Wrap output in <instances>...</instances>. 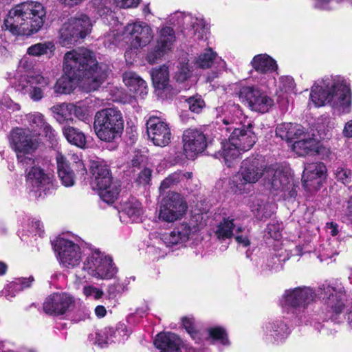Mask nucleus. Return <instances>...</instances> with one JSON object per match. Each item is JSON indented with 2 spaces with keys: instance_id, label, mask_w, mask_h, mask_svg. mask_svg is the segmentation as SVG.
Wrapping results in <instances>:
<instances>
[{
  "instance_id": "9d476101",
  "label": "nucleus",
  "mask_w": 352,
  "mask_h": 352,
  "mask_svg": "<svg viewBox=\"0 0 352 352\" xmlns=\"http://www.w3.org/2000/svg\"><path fill=\"white\" fill-rule=\"evenodd\" d=\"M265 168H263L261 162L256 157H248L244 160L241 166L240 171L232 178V183L235 188V192L244 193L248 190L247 185L255 184L263 176Z\"/></svg>"
},
{
  "instance_id": "bf43d9fd",
  "label": "nucleus",
  "mask_w": 352,
  "mask_h": 352,
  "mask_svg": "<svg viewBox=\"0 0 352 352\" xmlns=\"http://www.w3.org/2000/svg\"><path fill=\"white\" fill-rule=\"evenodd\" d=\"M283 268L280 259L276 256H272L267 260L266 263L267 270L271 272H278Z\"/></svg>"
},
{
  "instance_id": "052dcab7",
  "label": "nucleus",
  "mask_w": 352,
  "mask_h": 352,
  "mask_svg": "<svg viewBox=\"0 0 352 352\" xmlns=\"http://www.w3.org/2000/svg\"><path fill=\"white\" fill-rule=\"evenodd\" d=\"M126 283H120L118 280L113 284L109 285L108 287V292L110 295L115 296L118 293L122 292L127 289L126 288Z\"/></svg>"
},
{
  "instance_id": "f8f14e48",
  "label": "nucleus",
  "mask_w": 352,
  "mask_h": 352,
  "mask_svg": "<svg viewBox=\"0 0 352 352\" xmlns=\"http://www.w3.org/2000/svg\"><path fill=\"white\" fill-rule=\"evenodd\" d=\"M122 37L131 49L138 50L151 43L153 38V32L146 23L135 21L127 23L123 28Z\"/></svg>"
},
{
  "instance_id": "f257e3e1",
  "label": "nucleus",
  "mask_w": 352,
  "mask_h": 352,
  "mask_svg": "<svg viewBox=\"0 0 352 352\" xmlns=\"http://www.w3.org/2000/svg\"><path fill=\"white\" fill-rule=\"evenodd\" d=\"M63 72L82 78V86L87 91L96 90L107 78L109 68L96 60L91 50L80 47L66 52L63 62Z\"/></svg>"
},
{
  "instance_id": "c756f323",
  "label": "nucleus",
  "mask_w": 352,
  "mask_h": 352,
  "mask_svg": "<svg viewBox=\"0 0 352 352\" xmlns=\"http://www.w3.org/2000/svg\"><path fill=\"white\" fill-rule=\"evenodd\" d=\"M242 153L228 138L221 142V149L214 153V157L224 162L228 167H231L239 160Z\"/></svg>"
},
{
  "instance_id": "a18cd8bd",
  "label": "nucleus",
  "mask_w": 352,
  "mask_h": 352,
  "mask_svg": "<svg viewBox=\"0 0 352 352\" xmlns=\"http://www.w3.org/2000/svg\"><path fill=\"white\" fill-rule=\"evenodd\" d=\"M74 109V104L72 103L56 104L50 108L54 118L60 123L71 120Z\"/></svg>"
},
{
  "instance_id": "412c9836",
  "label": "nucleus",
  "mask_w": 352,
  "mask_h": 352,
  "mask_svg": "<svg viewBox=\"0 0 352 352\" xmlns=\"http://www.w3.org/2000/svg\"><path fill=\"white\" fill-rule=\"evenodd\" d=\"M25 120L34 136L43 135L51 142L56 141L57 133L46 121L44 115L41 113L35 111L26 114Z\"/></svg>"
},
{
  "instance_id": "473e14b6",
  "label": "nucleus",
  "mask_w": 352,
  "mask_h": 352,
  "mask_svg": "<svg viewBox=\"0 0 352 352\" xmlns=\"http://www.w3.org/2000/svg\"><path fill=\"white\" fill-rule=\"evenodd\" d=\"M195 65L201 69H208L214 66L220 71L225 68L226 62L219 57L211 48H208L199 54L195 60Z\"/></svg>"
},
{
  "instance_id": "7c9ffc66",
  "label": "nucleus",
  "mask_w": 352,
  "mask_h": 352,
  "mask_svg": "<svg viewBox=\"0 0 352 352\" xmlns=\"http://www.w3.org/2000/svg\"><path fill=\"white\" fill-rule=\"evenodd\" d=\"M123 82L129 88V91L133 93L135 97L144 98L148 94L146 82L136 73L129 71L123 74Z\"/></svg>"
},
{
  "instance_id": "2f4dec72",
  "label": "nucleus",
  "mask_w": 352,
  "mask_h": 352,
  "mask_svg": "<svg viewBox=\"0 0 352 352\" xmlns=\"http://www.w3.org/2000/svg\"><path fill=\"white\" fill-rule=\"evenodd\" d=\"M249 207L256 219L261 221L270 218L276 208L274 204L258 197H253L250 199Z\"/></svg>"
},
{
  "instance_id": "dca6fc26",
  "label": "nucleus",
  "mask_w": 352,
  "mask_h": 352,
  "mask_svg": "<svg viewBox=\"0 0 352 352\" xmlns=\"http://www.w3.org/2000/svg\"><path fill=\"white\" fill-rule=\"evenodd\" d=\"M240 100L252 110L266 113L274 106V100L265 92L254 86L241 87L237 93Z\"/></svg>"
},
{
  "instance_id": "ddd939ff",
  "label": "nucleus",
  "mask_w": 352,
  "mask_h": 352,
  "mask_svg": "<svg viewBox=\"0 0 352 352\" xmlns=\"http://www.w3.org/2000/svg\"><path fill=\"white\" fill-rule=\"evenodd\" d=\"M187 208L184 197L179 193L170 191L162 197L158 217L162 221L172 223L182 219Z\"/></svg>"
},
{
  "instance_id": "bb28decb",
  "label": "nucleus",
  "mask_w": 352,
  "mask_h": 352,
  "mask_svg": "<svg viewBox=\"0 0 352 352\" xmlns=\"http://www.w3.org/2000/svg\"><path fill=\"white\" fill-rule=\"evenodd\" d=\"M323 300L329 311L340 314L344 307L345 294L342 287L336 288L331 285L324 286Z\"/></svg>"
},
{
  "instance_id": "20e7f679",
  "label": "nucleus",
  "mask_w": 352,
  "mask_h": 352,
  "mask_svg": "<svg viewBox=\"0 0 352 352\" xmlns=\"http://www.w3.org/2000/svg\"><path fill=\"white\" fill-rule=\"evenodd\" d=\"M94 129L102 141L112 142L119 138L124 129V119L121 111L116 108H106L96 113Z\"/></svg>"
},
{
  "instance_id": "338daca9",
  "label": "nucleus",
  "mask_w": 352,
  "mask_h": 352,
  "mask_svg": "<svg viewBox=\"0 0 352 352\" xmlns=\"http://www.w3.org/2000/svg\"><path fill=\"white\" fill-rule=\"evenodd\" d=\"M72 114H74L79 120L84 122H87L89 120L88 115L84 111L83 109L76 104H74V109L72 111Z\"/></svg>"
},
{
  "instance_id": "5fc2aeb1",
  "label": "nucleus",
  "mask_w": 352,
  "mask_h": 352,
  "mask_svg": "<svg viewBox=\"0 0 352 352\" xmlns=\"http://www.w3.org/2000/svg\"><path fill=\"white\" fill-rule=\"evenodd\" d=\"M0 106L2 109L8 110L9 112L17 111L21 109L20 105L13 102L8 96H3L0 99Z\"/></svg>"
},
{
  "instance_id": "a878e982",
  "label": "nucleus",
  "mask_w": 352,
  "mask_h": 352,
  "mask_svg": "<svg viewBox=\"0 0 352 352\" xmlns=\"http://www.w3.org/2000/svg\"><path fill=\"white\" fill-rule=\"evenodd\" d=\"M38 162L34 159V164L28 168L23 167L26 173L27 180L38 190L45 191L52 186V175L46 174L38 166Z\"/></svg>"
},
{
  "instance_id": "69168bd1",
  "label": "nucleus",
  "mask_w": 352,
  "mask_h": 352,
  "mask_svg": "<svg viewBox=\"0 0 352 352\" xmlns=\"http://www.w3.org/2000/svg\"><path fill=\"white\" fill-rule=\"evenodd\" d=\"M31 223V228L29 230L30 232H34L35 234H38L39 236L43 232V225L39 220L33 219L31 222H28V225Z\"/></svg>"
},
{
  "instance_id": "c9c22d12",
  "label": "nucleus",
  "mask_w": 352,
  "mask_h": 352,
  "mask_svg": "<svg viewBox=\"0 0 352 352\" xmlns=\"http://www.w3.org/2000/svg\"><path fill=\"white\" fill-rule=\"evenodd\" d=\"M236 228V232H241L243 230L242 227L236 226L234 223V219L228 217L223 218L215 227L214 233L215 236L220 241H224L230 239L233 236V231Z\"/></svg>"
},
{
  "instance_id": "aec40b11",
  "label": "nucleus",
  "mask_w": 352,
  "mask_h": 352,
  "mask_svg": "<svg viewBox=\"0 0 352 352\" xmlns=\"http://www.w3.org/2000/svg\"><path fill=\"white\" fill-rule=\"evenodd\" d=\"M175 41V34L173 29L168 26L162 28L159 32L155 47L147 54L148 62L155 63L172 50Z\"/></svg>"
},
{
  "instance_id": "4be33fe9",
  "label": "nucleus",
  "mask_w": 352,
  "mask_h": 352,
  "mask_svg": "<svg viewBox=\"0 0 352 352\" xmlns=\"http://www.w3.org/2000/svg\"><path fill=\"white\" fill-rule=\"evenodd\" d=\"M148 138L154 145L164 147L171 141L172 134L168 125L157 118H151L147 123Z\"/></svg>"
},
{
  "instance_id": "f3484780",
  "label": "nucleus",
  "mask_w": 352,
  "mask_h": 352,
  "mask_svg": "<svg viewBox=\"0 0 352 352\" xmlns=\"http://www.w3.org/2000/svg\"><path fill=\"white\" fill-rule=\"evenodd\" d=\"M74 304V299L70 294L57 292L46 298L43 308L48 315L60 316L71 311Z\"/></svg>"
},
{
  "instance_id": "6e6d98bb",
  "label": "nucleus",
  "mask_w": 352,
  "mask_h": 352,
  "mask_svg": "<svg viewBox=\"0 0 352 352\" xmlns=\"http://www.w3.org/2000/svg\"><path fill=\"white\" fill-rule=\"evenodd\" d=\"M351 175V171L343 167H338L334 171L335 177L344 184L350 182Z\"/></svg>"
},
{
  "instance_id": "864d4df0",
  "label": "nucleus",
  "mask_w": 352,
  "mask_h": 352,
  "mask_svg": "<svg viewBox=\"0 0 352 352\" xmlns=\"http://www.w3.org/2000/svg\"><path fill=\"white\" fill-rule=\"evenodd\" d=\"M122 40V31L112 30L104 36V45L109 48L116 46Z\"/></svg>"
},
{
  "instance_id": "e2e57ef3",
  "label": "nucleus",
  "mask_w": 352,
  "mask_h": 352,
  "mask_svg": "<svg viewBox=\"0 0 352 352\" xmlns=\"http://www.w3.org/2000/svg\"><path fill=\"white\" fill-rule=\"evenodd\" d=\"M107 338H109V333H105V328L100 331L99 333H97L96 335V342L101 347H104L108 344H110V340H108Z\"/></svg>"
},
{
  "instance_id": "5701e85b",
  "label": "nucleus",
  "mask_w": 352,
  "mask_h": 352,
  "mask_svg": "<svg viewBox=\"0 0 352 352\" xmlns=\"http://www.w3.org/2000/svg\"><path fill=\"white\" fill-rule=\"evenodd\" d=\"M217 111L221 113L217 118V123L222 122L228 131L241 126L245 119L239 105L231 102L219 107Z\"/></svg>"
},
{
  "instance_id": "58836bf2",
  "label": "nucleus",
  "mask_w": 352,
  "mask_h": 352,
  "mask_svg": "<svg viewBox=\"0 0 352 352\" xmlns=\"http://www.w3.org/2000/svg\"><path fill=\"white\" fill-rule=\"evenodd\" d=\"M34 278L32 276L28 278H19L9 283L6 287L2 290L1 295L4 296L8 300L14 297L16 294L28 288L32 285Z\"/></svg>"
},
{
  "instance_id": "680f3d73",
  "label": "nucleus",
  "mask_w": 352,
  "mask_h": 352,
  "mask_svg": "<svg viewBox=\"0 0 352 352\" xmlns=\"http://www.w3.org/2000/svg\"><path fill=\"white\" fill-rule=\"evenodd\" d=\"M146 161L145 155H142L140 153L137 152L135 153L133 159L131 160V165L133 168H137L141 169L144 167V164Z\"/></svg>"
},
{
  "instance_id": "c85d7f7f",
  "label": "nucleus",
  "mask_w": 352,
  "mask_h": 352,
  "mask_svg": "<svg viewBox=\"0 0 352 352\" xmlns=\"http://www.w3.org/2000/svg\"><path fill=\"white\" fill-rule=\"evenodd\" d=\"M290 331V329L283 320H274L265 325V339L268 342L279 344L289 336Z\"/></svg>"
},
{
  "instance_id": "4c0bfd02",
  "label": "nucleus",
  "mask_w": 352,
  "mask_h": 352,
  "mask_svg": "<svg viewBox=\"0 0 352 352\" xmlns=\"http://www.w3.org/2000/svg\"><path fill=\"white\" fill-rule=\"evenodd\" d=\"M252 67L257 72L268 74L277 69L276 61L266 54L256 55L251 61Z\"/></svg>"
},
{
  "instance_id": "13d9d810",
  "label": "nucleus",
  "mask_w": 352,
  "mask_h": 352,
  "mask_svg": "<svg viewBox=\"0 0 352 352\" xmlns=\"http://www.w3.org/2000/svg\"><path fill=\"white\" fill-rule=\"evenodd\" d=\"M140 170V171L136 179L137 182L142 185L148 184L152 176V170L147 167H144Z\"/></svg>"
},
{
  "instance_id": "a19ab883",
  "label": "nucleus",
  "mask_w": 352,
  "mask_h": 352,
  "mask_svg": "<svg viewBox=\"0 0 352 352\" xmlns=\"http://www.w3.org/2000/svg\"><path fill=\"white\" fill-rule=\"evenodd\" d=\"M317 148V140L309 133L304 132L302 137L295 140L293 149L299 155H305Z\"/></svg>"
},
{
  "instance_id": "0e129e2a",
  "label": "nucleus",
  "mask_w": 352,
  "mask_h": 352,
  "mask_svg": "<svg viewBox=\"0 0 352 352\" xmlns=\"http://www.w3.org/2000/svg\"><path fill=\"white\" fill-rule=\"evenodd\" d=\"M117 6L122 8H129L136 7L140 0H114Z\"/></svg>"
},
{
  "instance_id": "b1692460",
  "label": "nucleus",
  "mask_w": 352,
  "mask_h": 352,
  "mask_svg": "<svg viewBox=\"0 0 352 352\" xmlns=\"http://www.w3.org/2000/svg\"><path fill=\"white\" fill-rule=\"evenodd\" d=\"M327 168L322 162H315L305 165L302 174L303 186L307 188L318 189L322 184Z\"/></svg>"
},
{
  "instance_id": "ea45409f",
  "label": "nucleus",
  "mask_w": 352,
  "mask_h": 352,
  "mask_svg": "<svg viewBox=\"0 0 352 352\" xmlns=\"http://www.w3.org/2000/svg\"><path fill=\"white\" fill-rule=\"evenodd\" d=\"M78 81L82 82L81 77L64 72V74L57 80L54 91L58 94H70Z\"/></svg>"
},
{
  "instance_id": "cd10ccee",
  "label": "nucleus",
  "mask_w": 352,
  "mask_h": 352,
  "mask_svg": "<svg viewBox=\"0 0 352 352\" xmlns=\"http://www.w3.org/2000/svg\"><path fill=\"white\" fill-rule=\"evenodd\" d=\"M197 231L196 226L182 223L175 228L170 232L163 234L162 240L167 246L182 244L188 241Z\"/></svg>"
},
{
  "instance_id": "c03bdc74",
  "label": "nucleus",
  "mask_w": 352,
  "mask_h": 352,
  "mask_svg": "<svg viewBox=\"0 0 352 352\" xmlns=\"http://www.w3.org/2000/svg\"><path fill=\"white\" fill-rule=\"evenodd\" d=\"M205 341L210 344L218 343L223 346H229L230 341L226 330L221 327H210L207 330Z\"/></svg>"
},
{
  "instance_id": "f03ea898",
  "label": "nucleus",
  "mask_w": 352,
  "mask_h": 352,
  "mask_svg": "<svg viewBox=\"0 0 352 352\" xmlns=\"http://www.w3.org/2000/svg\"><path fill=\"white\" fill-rule=\"evenodd\" d=\"M310 99L315 107L327 104L339 113H349L351 107V93L346 80L340 76H325L311 87Z\"/></svg>"
},
{
  "instance_id": "3c124183",
  "label": "nucleus",
  "mask_w": 352,
  "mask_h": 352,
  "mask_svg": "<svg viewBox=\"0 0 352 352\" xmlns=\"http://www.w3.org/2000/svg\"><path fill=\"white\" fill-rule=\"evenodd\" d=\"M182 324L186 331L195 342L199 343L201 342V333L196 330L193 318L188 317L183 318Z\"/></svg>"
},
{
  "instance_id": "37998d69",
  "label": "nucleus",
  "mask_w": 352,
  "mask_h": 352,
  "mask_svg": "<svg viewBox=\"0 0 352 352\" xmlns=\"http://www.w3.org/2000/svg\"><path fill=\"white\" fill-rule=\"evenodd\" d=\"M63 133L70 144L81 148H85L87 144L85 135L78 129L65 126L63 128Z\"/></svg>"
},
{
  "instance_id": "774afa93",
  "label": "nucleus",
  "mask_w": 352,
  "mask_h": 352,
  "mask_svg": "<svg viewBox=\"0 0 352 352\" xmlns=\"http://www.w3.org/2000/svg\"><path fill=\"white\" fill-rule=\"evenodd\" d=\"M336 252H332L330 248V244H327L326 247H323L321 252V261L327 258H331L334 254H336Z\"/></svg>"
},
{
  "instance_id": "f704fd0d",
  "label": "nucleus",
  "mask_w": 352,
  "mask_h": 352,
  "mask_svg": "<svg viewBox=\"0 0 352 352\" xmlns=\"http://www.w3.org/2000/svg\"><path fill=\"white\" fill-rule=\"evenodd\" d=\"M56 160L58 175L63 184L66 187L72 186L75 182V177L73 171L68 164L67 160L60 153H56Z\"/></svg>"
},
{
  "instance_id": "9b49d317",
  "label": "nucleus",
  "mask_w": 352,
  "mask_h": 352,
  "mask_svg": "<svg viewBox=\"0 0 352 352\" xmlns=\"http://www.w3.org/2000/svg\"><path fill=\"white\" fill-rule=\"evenodd\" d=\"M50 84L49 78L41 74H28L21 75L16 79L14 87L21 94L37 102L45 97V90Z\"/></svg>"
},
{
  "instance_id": "e433bc0d",
  "label": "nucleus",
  "mask_w": 352,
  "mask_h": 352,
  "mask_svg": "<svg viewBox=\"0 0 352 352\" xmlns=\"http://www.w3.org/2000/svg\"><path fill=\"white\" fill-rule=\"evenodd\" d=\"M143 214L141 203L134 197L124 202L122 206L120 218H129L131 222H138Z\"/></svg>"
},
{
  "instance_id": "49530a36",
  "label": "nucleus",
  "mask_w": 352,
  "mask_h": 352,
  "mask_svg": "<svg viewBox=\"0 0 352 352\" xmlns=\"http://www.w3.org/2000/svg\"><path fill=\"white\" fill-rule=\"evenodd\" d=\"M177 17L182 20L184 25H190L194 30V33L199 34V37L202 38V34L205 32L206 23L202 18L195 17L190 14H177Z\"/></svg>"
},
{
  "instance_id": "09e8293b",
  "label": "nucleus",
  "mask_w": 352,
  "mask_h": 352,
  "mask_svg": "<svg viewBox=\"0 0 352 352\" xmlns=\"http://www.w3.org/2000/svg\"><path fill=\"white\" fill-rule=\"evenodd\" d=\"M54 49V45L52 42L40 43L30 46L28 49V53L36 56L44 54L52 55Z\"/></svg>"
},
{
  "instance_id": "72a5a7b5",
  "label": "nucleus",
  "mask_w": 352,
  "mask_h": 352,
  "mask_svg": "<svg viewBox=\"0 0 352 352\" xmlns=\"http://www.w3.org/2000/svg\"><path fill=\"white\" fill-rule=\"evenodd\" d=\"M304 132V128L301 125L291 122L280 124L276 129L277 136L293 144L295 140H298L299 138L302 137Z\"/></svg>"
},
{
  "instance_id": "6ab92c4d",
  "label": "nucleus",
  "mask_w": 352,
  "mask_h": 352,
  "mask_svg": "<svg viewBox=\"0 0 352 352\" xmlns=\"http://www.w3.org/2000/svg\"><path fill=\"white\" fill-rule=\"evenodd\" d=\"M153 84L159 97L170 98L179 92V89L169 84V72L165 65L154 68L151 72Z\"/></svg>"
},
{
  "instance_id": "393cba45",
  "label": "nucleus",
  "mask_w": 352,
  "mask_h": 352,
  "mask_svg": "<svg viewBox=\"0 0 352 352\" xmlns=\"http://www.w3.org/2000/svg\"><path fill=\"white\" fill-rule=\"evenodd\" d=\"M229 138L243 153L251 149L257 140L250 124L233 129Z\"/></svg>"
},
{
  "instance_id": "2eb2a0df",
  "label": "nucleus",
  "mask_w": 352,
  "mask_h": 352,
  "mask_svg": "<svg viewBox=\"0 0 352 352\" xmlns=\"http://www.w3.org/2000/svg\"><path fill=\"white\" fill-rule=\"evenodd\" d=\"M52 245L57 259L63 267L72 269L80 263L82 254L78 244L63 237H59L52 243Z\"/></svg>"
},
{
  "instance_id": "4d7b16f0",
  "label": "nucleus",
  "mask_w": 352,
  "mask_h": 352,
  "mask_svg": "<svg viewBox=\"0 0 352 352\" xmlns=\"http://www.w3.org/2000/svg\"><path fill=\"white\" fill-rule=\"evenodd\" d=\"M83 294L86 297H93L95 300L101 298L104 295V292L102 289L92 285L85 286L83 288Z\"/></svg>"
},
{
  "instance_id": "6e6552de",
  "label": "nucleus",
  "mask_w": 352,
  "mask_h": 352,
  "mask_svg": "<svg viewBox=\"0 0 352 352\" xmlns=\"http://www.w3.org/2000/svg\"><path fill=\"white\" fill-rule=\"evenodd\" d=\"M90 19L85 14L78 13L66 21L59 32V43L63 46L74 45L79 38L86 37L91 30Z\"/></svg>"
},
{
  "instance_id": "39448f33",
  "label": "nucleus",
  "mask_w": 352,
  "mask_h": 352,
  "mask_svg": "<svg viewBox=\"0 0 352 352\" xmlns=\"http://www.w3.org/2000/svg\"><path fill=\"white\" fill-rule=\"evenodd\" d=\"M316 294L312 288L302 286L285 290L283 299L291 307L292 320L298 324H307L310 320L308 306L315 300Z\"/></svg>"
},
{
  "instance_id": "423d86ee",
  "label": "nucleus",
  "mask_w": 352,
  "mask_h": 352,
  "mask_svg": "<svg viewBox=\"0 0 352 352\" xmlns=\"http://www.w3.org/2000/svg\"><path fill=\"white\" fill-rule=\"evenodd\" d=\"M29 129L16 128L10 135V142L16 153L19 163L28 168L34 164L33 152L37 148L38 141L34 138Z\"/></svg>"
},
{
  "instance_id": "7ed1b4c3",
  "label": "nucleus",
  "mask_w": 352,
  "mask_h": 352,
  "mask_svg": "<svg viewBox=\"0 0 352 352\" xmlns=\"http://www.w3.org/2000/svg\"><path fill=\"white\" fill-rule=\"evenodd\" d=\"M45 15V8L41 3L23 2L9 11L2 28L14 36L31 35L41 29Z\"/></svg>"
},
{
  "instance_id": "0eeeda50",
  "label": "nucleus",
  "mask_w": 352,
  "mask_h": 352,
  "mask_svg": "<svg viewBox=\"0 0 352 352\" xmlns=\"http://www.w3.org/2000/svg\"><path fill=\"white\" fill-rule=\"evenodd\" d=\"M90 184L97 190L100 198L107 203H113L120 192V184L112 180L111 174L107 165L96 164L91 166Z\"/></svg>"
},
{
  "instance_id": "8fccbe9b",
  "label": "nucleus",
  "mask_w": 352,
  "mask_h": 352,
  "mask_svg": "<svg viewBox=\"0 0 352 352\" xmlns=\"http://www.w3.org/2000/svg\"><path fill=\"white\" fill-rule=\"evenodd\" d=\"M192 74V70L190 69L189 65L188 64H184L182 65L179 69L178 71L176 72L175 78L177 83L179 85L184 84L182 86H180L178 87L179 89V91L182 89H188L190 87V85L188 82L185 83L186 81L188 80V79L190 77Z\"/></svg>"
},
{
  "instance_id": "79ce46f5",
  "label": "nucleus",
  "mask_w": 352,
  "mask_h": 352,
  "mask_svg": "<svg viewBox=\"0 0 352 352\" xmlns=\"http://www.w3.org/2000/svg\"><path fill=\"white\" fill-rule=\"evenodd\" d=\"M192 175L190 172L183 173L182 171H176L170 174L162 181L159 187L160 195L162 196L166 190L174 188L185 179L190 178Z\"/></svg>"
},
{
  "instance_id": "4468645a",
  "label": "nucleus",
  "mask_w": 352,
  "mask_h": 352,
  "mask_svg": "<svg viewBox=\"0 0 352 352\" xmlns=\"http://www.w3.org/2000/svg\"><path fill=\"white\" fill-rule=\"evenodd\" d=\"M265 180L270 184L271 190L283 192L284 199L294 197L296 190L290 171L276 166L265 168Z\"/></svg>"
},
{
  "instance_id": "a211bd4d",
  "label": "nucleus",
  "mask_w": 352,
  "mask_h": 352,
  "mask_svg": "<svg viewBox=\"0 0 352 352\" xmlns=\"http://www.w3.org/2000/svg\"><path fill=\"white\" fill-rule=\"evenodd\" d=\"M183 149L188 159L193 160L202 153L207 146L205 135L199 130L188 129L184 131L182 136Z\"/></svg>"
},
{
  "instance_id": "603ef678",
  "label": "nucleus",
  "mask_w": 352,
  "mask_h": 352,
  "mask_svg": "<svg viewBox=\"0 0 352 352\" xmlns=\"http://www.w3.org/2000/svg\"><path fill=\"white\" fill-rule=\"evenodd\" d=\"M188 109L194 113H199L205 106V102L201 96H195L186 100Z\"/></svg>"
},
{
  "instance_id": "de8ad7c7",
  "label": "nucleus",
  "mask_w": 352,
  "mask_h": 352,
  "mask_svg": "<svg viewBox=\"0 0 352 352\" xmlns=\"http://www.w3.org/2000/svg\"><path fill=\"white\" fill-rule=\"evenodd\" d=\"M105 333H109V338H107V339L110 340L111 343L124 342L130 334V331L124 324H118L116 328H105Z\"/></svg>"
},
{
  "instance_id": "1a4fd4ad",
  "label": "nucleus",
  "mask_w": 352,
  "mask_h": 352,
  "mask_svg": "<svg viewBox=\"0 0 352 352\" xmlns=\"http://www.w3.org/2000/svg\"><path fill=\"white\" fill-rule=\"evenodd\" d=\"M82 269L89 275L99 280L111 279L118 272L112 258L99 250L91 252L83 263Z\"/></svg>"
}]
</instances>
